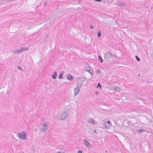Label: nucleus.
I'll return each instance as SVG.
<instances>
[{
	"mask_svg": "<svg viewBox=\"0 0 153 153\" xmlns=\"http://www.w3.org/2000/svg\"><path fill=\"white\" fill-rule=\"evenodd\" d=\"M19 137L22 139H25V132L19 133Z\"/></svg>",
	"mask_w": 153,
	"mask_h": 153,
	"instance_id": "1",
	"label": "nucleus"
},
{
	"mask_svg": "<svg viewBox=\"0 0 153 153\" xmlns=\"http://www.w3.org/2000/svg\"><path fill=\"white\" fill-rule=\"evenodd\" d=\"M62 75H63V73L61 72L59 75V78L61 79L62 76Z\"/></svg>",
	"mask_w": 153,
	"mask_h": 153,
	"instance_id": "6",
	"label": "nucleus"
},
{
	"mask_svg": "<svg viewBox=\"0 0 153 153\" xmlns=\"http://www.w3.org/2000/svg\"><path fill=\"white\" fill-rule=\"evenodd\" d=\"M111 125L110 122L109 121H108L107 123L105 124V126L106 128H108Z\"/></svg>",
	"mask_w": 153,
	"mask_h": 153,
	"instance_id": "3",
	"label": "nucleus"
},
{
	"mask_svg": "<svg viewBox=\"0 0 153 153\" xmlns=\"http://www.w3.org/2000/svg\"><path fill=\"white\" fill-rule=\"evenodd\" d=\"M58 153H61L60 152H59Z\"/></svg>",
	"mask_w": 153,
	"mask_h": 153,
	"instance_id": "14",
	"label": "nucleus"
},
{
	"mask_svg": "<svg viewBox=\"0 0 153 153\" xmlns=\"http://www.w3.org/2000/svg\"><path fill=\"white\" fill-rule=\"evenodd\" d=\"M90 27L91 29H93L94 28V27L92 25H91Z\"/></svg>",
	"mask_w": 153,
	"mask_h": 153,
	"instance_id": "12",
	"label": "nucleus"
},
{
	"mask_svg": "<svg viewBox=\"0 0 153 153\" xmlns=\"http://www.w3.org/2000/svg\"><path fill=\"white\" fill-rule=\"evenodd\" d=\"M56 75H57L56 73V72H54V74L52 75V77L53 79H55L56 77Z\"/></svg>",
	"mask_w": 153,
	"mask_h": 153,
	"instance_id": "5",
	"label": "nucleus"
},
{
	"mask_svg": "<svg viewBox=\"0 0 153 153\" xmlns=\"http://www.w3.org/2000/svg\"><path fill=\"white\" fill-rule=\"evenodd\" d=\"M98 87H99L100 88H101L102 86L99 83H98V86L97 87V88H98Z\"/></svg>",
	"mask_w": 153,
	"mask_h": 153,
	"instance_id": "9",
	"label": "nucleus"
},
{
	"mask_svg": "<svg viewBox=\"0 0 153 153\" xmlns=\"http://www.w3.org/2000/svg\"><path fill=\"white\" fill-rule=\"evenodd\" d=\"M73 78V77L71 75H69L68 76V79L70 80L72 79Z\"/></svg>",
	"mask_w": 153,
	"mask_h": 153,
	"instance_id": "4",
	"label": "nucleus"
},
{
	"mask_svg": "<svg viewBox=\"0 0 153 153\" xmlns=\"http://www.w3.org/2000/svg\"><path fill=\"white\" fill-rule=\"evenodd\" d=\"M101 33H100V31L99 32H98V36L99 37V36H101Z\"/></svg>",
	"mask_w": 153,
	"mask_h": 153,
	"instance_id": "10",
	"label": "nucleus"
},
{
	"mask_svg": "<svg viewBox=\"0 0 153 153\" xmlns=\"http://www.w3.org/2000/svg\"><path fill=\"white\" fill-rule=\"evenodd\" d=\"M99 59L100 61L101 62H102L103 60H102V58L101 57H100V56H99Z\"/></svg>",
	"mask_w": 153,
	"mask_h": 153,
	"instance_id": "7",
	"label": "nucleus"
},
{
	"mask_svg": "<svg viewBox=\"0 0 153 153\" xmlns=\"http://www.w3.org/2000/svg\"><path fill=\"white\" fill-rule=\"evenodd\" d=\"M84 141L86 146L87 147H89L90 146V143L85 139H84Z\"/></svg>",
	"mask_w": 153,
	"mask_h": 153,
	"instance_id": "2",
	"label": "nucleus"
},
{
	"mask_svg": "<svg viewBox=\"0 0 153 153\" xmlns=\"http://www.w3.org/2000/svg\"><path fill=\"white\" fill-rule=\"evenodd\" d=\"M135 57H136V59H137V60L138 61H140V59L137 56H136Z\"/></svg>",
	"mask_w": 153,
	"mask_h": 153,
	"instance_id": "8",
	"label": "nucleus"
},
{
	"mask_svg": "<svg viewBox=\"0 0 153 153\" xmlns=\"http://www.w3.org/2000/svg\"><path fill=\"white\" fill-rule=\"evenodd\" d=\"M78 153H82V151H78Z\"/></svg>",
	"mask_w": 153,
	"mask_h": 153,
	"instance_id": "13",
	"label": "nucleus"
},
{
	"mask_svg": "<svg viewBox=\"0 0 153 153\" xmlns=\"http://www.w3.org/2000/svg\"><path fill=\"white\" fill-rule=\"evenodd\" d=\"M100 70H97V73L98 74H99V73H100Z\"/></svg>",
	"mask_w": 153,
	"mask_h": 153,
	"instance_id": "11",
	"label": "nucleus"
}]
</instances>
